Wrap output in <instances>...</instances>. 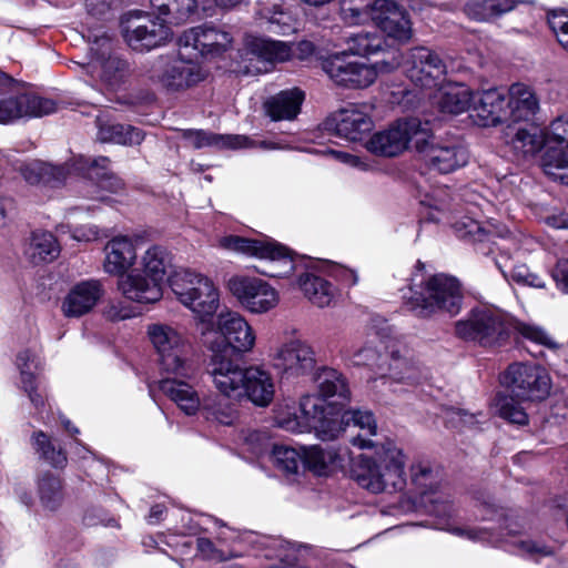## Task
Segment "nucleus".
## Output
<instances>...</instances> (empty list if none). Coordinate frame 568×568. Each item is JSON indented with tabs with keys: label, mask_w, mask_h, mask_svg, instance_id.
Wrapping results in <instances>:
<instances>
[{
	"label": "nucleus",
	"mask_w": 568,
	"mask_h": 568,
	"mask_svg": "<svg viewBox=\"0 0 568 568\" xmlns=\"http://www.w3.org/2000/svg\"><path fill=\"white\" fill-rule=\"evenodd\" d=\"M342 432L344 425L358 427L362 432L353 437L352 443L362 449L374 448L372 456L361 454L354 463L353 477L364 489L381 494L402 490L406 485L407 457L403 449L393 440L374 443L364 435L375 436L377 424L368 410L352 409L338 415Z\"/></svg>",
	"instance_id": "f257e3e1"
},
{
	"label": "nucleus",
	"mask_w": 568,
	"mask_h": 568,
	"mask_svg": "<svg viewBox=\"0 0 568 568\" xmlns=\"http://www.w3.org/2000/svg\"><path fill=\"white\" fill-rule=\"evenodd\" d=\"M217 245L227 251L265 260V267L258 270L262 275L286 278L294 272L298 273L297 286L304 296L318 307L331 305L335 296V288L329 282L312 272H304L303 264L295 260L293 253L274 240H253L237 235H225L219 239Z\"/></svg>",
	"instance_id": "f03ea898"
},
{
	"label": "nucleus",
	"mask_w": 568,
	"mask_h": 568,
	"mask_svg": "<svg viewBox=\"0 0 568 568\" xmlns=\"http://www.w3.org/2000/svg\"><path fill=\"white\" fill-rule=\"evenodd\" d=\"M151 11L131 10L120 20L124 42L136 52L165 45L173 33L169 22L183 23L196 13L195 0H149Z\"/></svg>",
	"instance_id": "7ed1b4c3"
},
{
	"label": "nucleus",
	"mask_w": 568,
	"mask_h": 568,
	"mask_svg": "<svg viewBox=\"0 0 568 568\" xmlns=\"http://www.w3.org/2000/svg\"><path fill=\"white\" fill-rule=\"evenodd\" d=\"M513 331L524 338L549 349L558 347V343L541 326L513 321L500 310L490 306L475 307L466 318L455 324V332L458 337L477 342L484 347L504 345Z\"/></svg>",
	"instance_id": "20e7f679"
},
{
	"label": "nucleus",
	"mask_w": 568,
	"mask_h": 568,
	"mask_svg": "<svg viewBox=\"0 0 568 568\" xmlns=\"http://www.w3.org/2000/svg\"><path fill=\"white\" fill-rule=\"evenodd\" d=\"M207 375L229 398H246L257 407H267L274 399L275 382L263 365L242 366L237 359L217 358Z\"/></svg>",
	"instance_id": "39448f33"
},
{
	"label": "nucleus",
	"mask_w": 568,
	"mask_h": 568,
	"mask_svg": "<svg viewBox=\"0 0 568 568\" xmlns=\"http://www.w3.org/2000/svg\"><path fill=\"white\" fill-rule=\"evenodd\" d=\"M412 480L420 490L423 503L428 513L436 517L435 527L470 541L489 542L497 546L501 540L490 528L459 527L452 523L455 509L450 500L435 490L437 475L429 464L418 462L412 465Z\"/></svg>",
	"instance_id": "423d86ee"
},
{
	"label": "nucleus",
	"mask_w": 568,
	"mask_h": 568,
	"mask_svg": "<svg viewBox=\"0 0 568 568\" xmlns=\"http://www.w3.org/2000/svg\"><path fill=\"white\" fill-rule=\"evenodd\" d=\"M413 280L403 298L407 308L418 317H429L437 311L450 315L459 313L462 307V290L459 282L445 274H436L426 280Z\"/></svg>",
	"instance_id": "0eeeda50"
},
{
	"label": "nucleus",
	"mask_w": 568,
	"mask_h": 568,
	"mask_svg": "<svg viewBox=\"0 0 568 568\" xmlns=\"http://www.w3.org/2000/svg\"><path fill=\"white\" fill-rule=\"evenodd\" d=\"M216 328L202 331L203 342L211 352L206 373L217 358L235 359L233 352L248 353L255 345V333L247 321L237 312H221L216 317Z\"/></svg>",
	"instance_id": "6e6552de"
},
{
	"label": "nucleus",
	"mask_w": 568,
	"mask_h": 568,
	"mask_svg": "<svg viewBox=\"0 0 568 568\" xmlns=\"http://www.w3.org/2000/svg\"><path fill=\"white\" fill-rule=\"evenodd\" d=\"M298 410L301 415H297L295 408L280 409L275 417L277 426L292 433L314 430L322 440H333L342 433L338 413H326L324 400L321 397L303 396Z\"/></svg>",
	"instance_id": "1a4fd4ad"
},
{
	"label": "nucleus",
	"mask_w": 568,
	"mask_h": 568,
	"mask_svg": "<svg viewBox=\"0 0 568 568\" xmlns=\"http://www.w3.org/2000/svg\"><path fill=\"white\" fill-rule=\"evenodd\" d=\"M170 287L178 301L190 308L204 323L219 307L220 294L207 276L180 268L169 276Z\"/></svg>",
	"instance_id": "9d476101"
},
{
	"label": "nucleus",
	"mask_w": 568,
	"mask_h": 568,
	"mask_svg": "<svg viewBox=\"0 0 568 568\" xmlns=\"http://www.w3.org/2000/svg\"><path fill=\"white\" fill-rule=\"evenodd\" d=\"M55 111L57 103L53 100L26 92L12 78L0 75V124L41 118Z\"/></svg>",
	"instance_id": "9b49d317"
},
{
	"label": "nucleus",
	"mask_w": 568,
	"mask_h": 568,
	"mask_svg": "<svg viewBox=\"0 0 568 568\" xmlns=\"http://www.w3.org/2000/svg\"><path fill=\"white\" fill-rule=\"evenodd\" d=\"M148 335L162 373L187 375L192 371L191 345L176 328L155 323L148 326Z\"/></svg>",
	"instance_id": "f8f14e48"
},
{
	"label": "nucleus",
	"mask_w": 568,
	"mask_h": 568,
	"mask_svg": "<svg viewBox=\"0 0 568 568\" xmlns=\"http://www.w3.org/2000/svg\"><path fill=\"white\" fill-rule=\"evenodd\" d=\"M429 134L428 121L423 122L417 118L402 119L373 134L365 146L372 154L393 158L403 153L409 143L417 149Z\"/></svg>",
	"instance_id": "ddd939ff"
},
{
	"label": "nucleus",
	"mask_w": 568,
	"mask_h": 568,
	"mask_svg": "<svg viewBox=\"0 0 568 568\" xmlns=\"http://www.w3.org/2000/svg\"><path fill=\"white\" fill-rule=\"evenodd\" d=\"M145 75L170 91L189 89L205 79V72L199 62L184 58L181 51L154 58L150 61Z\"/></svg>",
	"instance_id": "4468645a"
},
{
	"label": "nucleus",
	"mask_w": 568,
	"mask_h": 568,
	"mask_svg": "<svg viewBox=\"0 0 568 568\" xmlns=\"http://www.w3.org/2000/svg\"><path fill=\"white\" fill-rule=\"evenodd\" d=\"M402 63V55L394 57L390 62L381 61L375 64L347 61L346 52L343 51L324 59L322 68L337 85L363 89L375 82L378 72H388Z\"/></svg>",
	"instance_id": "2eb2a0df"
},
{
	"label": "nucleus",
	"mask_w": 568,
	"mask_h": 568,
	"mask_svg": "<svg viewBox=\"0 0 568 568\" xmlns=\"http://www.w3.org/2000/svg\"><path fill=\"white\" fill-rule=\"evenodd\" d=\"M499 382L521 402L545 399L551 387L547 372L534 364L513 363L500 374Z\"/></svg>",
	"instance_id": "dca6fc26"
},
{
	"label": "nucleus",
	"mask_w": 568,
	"mask_h": 568,
	"mask_svg": "<svg viewBox=\"0 0 568 568\" xmlns=\"http://www.w3.org/2000/svg\"><path fill=\"white\" fill-rule=\"evenodd\" d=\"M227 288L243 308L253 314H263L277 306L278 292L262 278L234 275L227 282Z\"/></svg>",
	"instance_id": "f3484780"
},
{
	"label": "nucleus",
	"mask_w": 568,
	"mask_h": 568,
	"mask_svg": "<svg viewBox=\"0 0 568 568\" xmlns=\"http://www.w3.org/2000/svg\"><path fill=\"white\" fill-rule=\"evenodd\" d=\"M426 377L427 371L419 362L399 352H392L385 357L384 365H378L377 376L372 383L374 388L385 387L396 393L397 385L414 386Z\"/></svg>",
	"instance_id": "a211bd4d"
},
{
	"label": "nucleus",
	"mask_w": 568,
	"mask_h": 568,
	"mask_svg": "<svg viewBox=\"0 0 568 568\" xmlns=\"http://www.w3.org/2000/svg\"><path fill=\"white\" fill-rule=\"evenodd\" d=\"M404 68L408 79L422 89H437L446 82V64L428 48L417 47L409 50Z\"/></svg>",
	"instance_id": "6ab92c4d"
},
{
	"label": "nucleus",
	"mask_w": 568,
	"mask_h": 568,
	"mask_svg": "<svg viewBox=\"0 0 568 568\" xmlns=\"http://www.w3.org/2000/svg\"><path fill=\"white\" fill-rule=\"evenodd\" d=\"M272 366L287 377L305 376L316 367L315 352L312 346L302 339H290L270 355Z\"/></svg>",
	"instance_id": "aec40b11"
},
{
	"label": "nucleus",
	"mask_w": 568,
	"mask_h": 568,
	"mask_svg": "<svg viewBox=\"0 0 568 568\" xmlns=\"http://www.w3.org/2000/svg\"><path fill=\"white\" fill-rule=\"evenodd\" d=\"M432 138L433 131L430 130V134L416 149L430 170L448 174L467 164L468 152L459 142L454 140L434 142L430 140Z\"/></svg>",
	"instance_id": "412c9836"
},
{
	"label": "nucleus",
	"mask_w": 568,
	"mask_h": 568,
	"mask_svg": "<svg viewBox=\"0 0 568 568\" xmlns=\"http://www.w3.org/2000/svg\"><path fill=\"white\" fill-rule=\"evenodd\" d=\"M111 40L102 37L90 48L91 59L84 69L92 78H99L108 88H116L128 73V62L111 53Z\"/></svg>",
	"instance_id": "4be33fe9"
},
{
	"label": "nucleus",
	"mask_w": 568,
	"mask_h": 568,
	"mask_svg": "<svg viewBox=\"0 0 568 568\" xmlns=\"http://www.w3.org/2000/svg\"><path fill=\"white\" fill-rule=\"evenodd\" d=\"M194 376L195 368L192 365V371L187 375L166 374V377L159 382V389L163 395L189 417L200 414L203 405V396L191 383Z\"/></svg>",
	"instance_id": "5701e85b"
},
{
	"label": "nucleus",
	"mask_w": 568,
	"mask_h": 568,
	"mask_svg": "<svg viewBox=\"0 0 568 568\" xmlns=\"http://www.w3.org/2000/svg\"><path fill=\"white\" fill-rule=\"evenodd\" d=\"M179 45L192 47L203 57H219L232 48L233 37L224 28L202 24L185 30L179 38Z\"/></svg>",
	"instance_id": "b1692460"
},
{
	"label": "nucleus",
	"mask_w": 568,
	"mask_h": 568,
	"mask_svg": "<svg viewBox=\"0 0 568 568\" xmlns=\"http://www.w3.org/2000/svg\"><path fill=\"white\" fill-rule=\"evenodd\" d=\"M545 146L547 148L544 165L547 173L549 169H568V112L552 120L545 133ZM568 173L559 179L568 184Z\"/></svg>",
	"instance_id": "393cba45"
},
{
	"label": "nucleus",
	"mask_w": 568,
	"mask_h": 568,
	"mask_svg": "<svg viewBox=\"0 0 568 568\" xmlns=\"http://www.w3.org/2000/svg\"><path fill=\"white\" fill-rule=\"evenodd\" d=\"M142 240L139 236L116 235L104 246L103 268L110 275H124L138 260V250Z\"/></svg>",
	"instance_id": "a878e982"
},
{
	"label": "nucleus",
	"mask_w": 568,
	"mask_h": 568,
	"mask_svg": "<svg viewBox=\"0 0 568 568\" xmlns=\"http://www.w3.org/2000/svg\"><path fill=\"white\" fill-rule=\"evenodd\" d=\"M373 21L389 38L405 42L412 37L407 13L392 0L373 1Z\"/></svg>",
	"instance_id": "bb28decb"
},
{
	"label": "nucleus",
	"mask_w": 568,
	"mask_h": 568,
	"mask_svg": "<svg viewBox=\"0 0 568 568\" xmlns=\"http://www.w3.org/2000/svg\"><path fill=\"white\" fill-rule=\"evenodd\" d=\"M507 93L498 89L477 92L473 98L471 118L480 126L508 123Z\"/></svg>",
	"instance_id": "cd10ccee"
},
{
	"label": "nucleus",
	"mask_w": 568,
	"mask_h": 568,
	"mask_svg": "<svg viewBox=\"0 0 568 568\" xmlns=\"http://www.w3.org/2000/svg\"><path fill=\"white\" fill-rule=\"evenodd\" d=\"M372 105L349 104L336 115L335 132L348 141H361L374 126Z\"/></svg>",
	"instance_id": "c85d7f7f"
},
{
	"label": "nucleus",
	"mask_w": 568,
	"mask_h": 568,
	"mask_svg": "<svg viewBox=\"0 0 568 568\" xmlns=\"http://www.w3.org/2000/svg\"><path fill=\"white\" fill-rule=\"evenodd\" d=\"M102 295L103 288L99 281H82L63 297L61 312L68 318L81 317L93 310Z\"/></svg>",
	"instance_id": "c756f323"
},
{
	"label": "nucleus",
	"mask_w": 568,
	"mask_h": 568,
	"mask_svg": "<svg viewBox=\"0 0 568 568\" xmlns=\"http://www.w3.org/2000/svg\"><path fill=\"white\" fill-rule=\"evenodd\" d=\"M118 288L125 298L141 304L155 303L162 297L161 283L138 268L121 275Z\"/></svg>",
	"instance_id": "7c9ffc66"
},
{
	"label": "nucleus",
	"mask_w": 568,
	"mask_h": 568,
	"mask_svg": "<svg viewBox=\"0 0 568 568\" xmlns=\"http://www.w3.org/2000/svg\"><path fill=\"white\" fill-rule=\"evenodd\" d=\"M508 124L529 123L539 111V99L535 91L524 83H514L507 93Z\"/></svg>",
	"instance_id": "2f4dec72"
},
{
	"label": "nucleus",
	"mask_w": 568,
	"mask_h": 568,
	"mask_svg": "<svg viewBox=\"0 0 568 568\" xmlns=\"http://www.w3.org/2000/svg\"><path fill=\"white\" fill-rule=\"evenodd\" d=\"M183 139L194 149H202L213 146L220 150L223 149H247L255 148L256 143L246 135L240 134H216L203 130H183Z\"/></svg>",
	"instance_id": "473e14b6"
},
{
	"label": "nucleus",
	"mask_w": 568,
	"mask_h": 568,
	"mask_svg": "<svg viewBox=\"0 0 568 568\" xmlns=\"http://www.w3.org/2000/svg\"><path fill=\"white\" fill-rule=\"evenodd\" d=\"M473 98L474 94L467 85L446 81L437 88L434 95V103L439 112L457 115L466 112L470 108Z\"/></svg>",
	"instance_id": "72a5a7b5"
},
{
	"label": "nucleus",
	"mask_w": 568,
	"mask_h": 568,
	"mask_svg": "<svg viewBox=\"0 0 568 568\" xmlns=\"http://www.w3.org/2000/svg\"><path fill=\"white\" fill-rule=\"evenodd\" d=\"M74 169L111 193H119L124 187L123 181L110 171V159L106 156L95 159L80 156L74 163Z\"/></svg>",
	"instance_id": "f704fd0d"
},
{
	"label": "nucleus",
	"mask_w": 568,
	"mask_h": 568,
	"mask_svg": "<svg viewBox=\"0 0 568 568\" xmlns=\"http://www.w3.org/2000/svg\"><path fill=\"white\" fill-rule=\"evenodd\" d=\"M244 47L247 53L252 54L257 62L264 63V70H268V65L282 63L291 59L292 49L283 41L246 36Z\"/></svg>",
	"instance_id": "c9c22d12"
},
{
	"label": "nucleus",
	"mask_w": 568,
	"mask_h": 568,
	"mask_svg": "<svg viewBox=\"0 0 568 568\" xmlns=\"http://www.w3.org/2000/svg\"><path fill=\"white\" fill-rule=\"evenodd\" d=\"M40 357L34 351L23 349L17 355L16 366L20 373L21 388L27 393L36 409L44 407V399L38 393L36 382V372L40 368Z\"/></svg>",
	"instance_id": "e433bc0d"
},
{
	"label": "nucleus",
	"mask_w": 568,
	"mask_h": 568,
	"mask_svg": "<svg viewBox=\"0 0 568 568\" xmlns=\"http://www.w3.org/2000/svg\"><path fill=\"white\" fill-rule=\"evenodd\" d=\"M303 99V92L296 88L283 90L265 101V112L274 121L293 120L300 112Z\"/></svg>",
	"instance_id": "4c0bfd02"
},
{
	"label": "nucleus",
	"mask_w": 568,
	"mask_h": 568,
	"mask_svg": "<svg viewBox=\"0 0 568 568\" xmlns=\"http://www.w3.org/2000/svg\"><path fill=\"white\" fill-rule=\"evenodd\" d=\"M19 171L24 181L30 185L55 187L67 178L64 168L53 166L39 160L21 164Z\"/></svg>",
	"instance_id": "58836bf2"
},
{
	"label": "nucleus",
	"mask_w": 568,
	"mask_h": 568,
	"mask_svg": "<svg viewBox=\"0 0 568 568\" xmlns=\"http://www.w3.org/2000/svg\"><path fill=\"white\" fill-rule=\"evenodd\" d=\"M320 396L331 400L328 405H343L348 400L349 389L343 375L334 368H322L316 376Z\"/></svg>",
	"instance_id": "ea45409f"
},
{
	"label": "nucleus",
	"mask_w": 568,
	"mask_h": 568,
	"mask_svg": "<svg viewBox=\"0 0 568 568\" xmlns=\"http://www.w3.org/2000/svg\"><path fill=\"white\" fill-rule=\"evenodd\" d=\"M520 528L521 527H519V525L508 520L504 527L506 530L505 542L514 546L516 554L535 561H540L542 558L554 556L555 550L551 546L546 545L540 540L521 539L518 537Z\"/></svg>",
	"instance_id": "a19ab883"
},
{
	"label": "nucleus",
	"mask_w": 568,
	"mask_h": 568,
	"mask_svg": "<svg viewBox=\"0 0 568 568\" xmlns=\"http://www.w3.org/2000/svg\"><path fill=\"white\" fill-rule=\"evenodd\" d=\"M230 399L220 392L204 395L200 413L207 422L231 426L237 420L239 413L235 404Z\"/></svg>",
	"instance_id": "79ce46f5"
},
{
	"label": "nucleus",
	"mask_w": 568,
	"mask_h": 568,
	"mask_svg": "<svg viewBox=\"0 0 568 568\" xmlns=\"http://www.w3.org/2000/svg\"><path fill=\"white\" fill-rule=\"evenodd\" d=\"M505 136L507 143L525 155L534 154L545 145V135H541L540 130L534 125L516 128L508 124Z\"/></svg>",
	"instance_id": "37998d69"
},
{
	"label": "nucleus",
	"mask_w": 568,
	"mask_h": 568,
	"mask_svg": "<svg viewBox=\"0 0 568 568\" xmlns=\"http://www.w3.org/2000/svg\"><path fill=\"white\" fill-rule=\"evenodd\" d=\"M454 227L459 236H471L476 241L491 237L506 239L510 235L509 229L499 222L488 221L481 224L469 217L455 222Z\"/></svg>",
	"instance_id": "c03bdc74"
},
{
	"label": "nucleus",
	"mask_w": 568,
	"mask_h": 568,
	"mask_svg": "<svg viewBox=\"0 0 568 568\" xmlns=\"http://www.w3.org/2000/svg\"><path fill=\"white\" fill-rule=\"evenodd\" d=\"M26 254L34 264L51 262L59 256L60 245L52 233L36 231L30 237Z\"/></svg>",
	"instance_id": "a18cd8bd"
},
{
	"label": "nucleus",
	"mask_w": 568,
	"mask_h": 568,
	"mask_svg": "<svg viewBox=\"0 0 568 568\" xmlns=\"http://www.w3.org/2000/svg\"><path fill=\"white\" fill-rule=\"evenodd\" d=\"M98 139L101 142L135 145L143 141L144 134L140 129L129 124L100 122Z\"/></svg>",
	"instance_id": "49530a36"
},
{
	"label": "nucleus",
	"mask_w": 568,
	"mask_h": 568,
	"mask_svg": "<svg viewBox=\"0 0 568 568\" xmlns=\"http://www.w3.org/2000/svg\"><path fill=\"white\" fill-rule=\"evenodd\" d=\"M141 266V272L162 284L163 278L172 266L171 255L164 247L152 245L143 253Z\"/></svg>",
	"instance_id": "de8ad7c7"
},
{
	"label": "nucleus",
	"mask_w": 568,
	"mask_h": 568,
	"mask_svg": "<svg viewBox=\"0 0 568 568\" xmlns=\"http://www.w3.org/2000/svg\"><path fill=\"white\" fill-rule=\"evenodd\" d=\"M31 446L36 454L53 467L62 468L67 465V455L61 447H57L52 439L42 430L31 436Z\"/></svg>",
	"instance_id": "09e8293b"
},
{
	"label": "nucleus",
	"mask_w": 568,
	"mask_h": 568,
	"mask_svg": "<svg viewBox=\"0 0 568 568\" xmlns=\"http://www.w3.org/2000/svg\"><path fill=\"white\" fill-rule=\"evenodd\" d=\"M260 545L264 549L265 558H276L281 561V566L271 568H305L295 562V549L288 541L280 538H263Z\"/></svg>",
	"instance_id": "8fccbe9b"
},
{
	"label": "nucleus",
	"mask_w": 568,
	"mask_h": 568,
	"mask_svg": "<svg viewBox=\"0 0 568 568\" xmlns=\"http://www.w3.org/2000/svg\"><path fill=\"white\" fill-rule=\"evenodd\" d=\"M38 494L44 509L57 510L63 500L60 478L51 473H44L38 480Z\"/></svg>",
	"instance_id": "3c124183"
},
{
	"label": "nucleus",
	"mask_w": 568,
	"mask_h": 568,
	"mask_svg": "<svg viewBox=\"0 0 568 568\" xmlns=\"http://www.w3.org/2000/svg\"><path fill=\"white\" fill-rule=\"evenodd\" d=\"M303 467L317 475L325 474L326 469L337 463V454L333 450H324L320 446L304 447L302 452Z\"/></svg>",
	"instance_id": "603ef678"
},
{
	"label": "nucleus",
	"mask_w": 568,
	"mask_h": 568,
	"mask_svg": "<svg viewBox=\"0 0 568 568\" xmlns=\"http://www.w3.org/2000/svg\"><path fill=\"white\" fill-rule=\"evenodd\" d=\"M271 460L273 465L286 475H296L303 466L302 453L287 446H274Z\"/></svg>",
	"instance_id": "864d4df0"
},
{
	"label": "nucleus",
	"mask_w": 568,
	"mask_h": 568,
	"mask_svg": "<svg viewBox=\"0 0 568 568\" xmlns=\"http://www.w3.org/2000/svg\"><path fill=\"white\" fill-rule=\"evenodd\" d=\"M342 20L348 26H356L373 20V2L367 0H344L341 8Z\"/></svg>",
	"instance_id": "5fc2aeb1"
},
{
	"label": "nucleus",
	"mask_w": 568,
	"mask_h": 568,
	"mask_svg": "<svg viewBox=\"0 0 568 568\" xmlns=\"http://www.w3.org/2000/svg\"><path fill=\"white\" fill-rule=\"evenodd\" d=\"M496 408L499 416L510 423L525 425L528 422V415L521 406V400L509 395L499 394L496 398Z\"/></svg>",
	"instance_id": "6e6d98bb"
},
{
	"label": "nucleus",
	"mask_w": 568,
	"mask_h": 568,
	"mask_svg": "<svg viewBox=\"0 0 568 568\" xmlns=\"http://www.w3.org/2000/svg\"><path fill=\"white\" fill-rule=\"evenodd\" d=\"M347 51L354 55H368L377 53L383 45L382 37L363 32L357 34H352L347 38Z\"/></svg>",
	"instance_id": "4d7b16f0"
},
{
	"label": "nucleus",
	"mask_w": 568,
	"mask_h": 568,
	"mask_svg": "<svg viewBox=\"0 0 568 568\" xmlns=\"http://www.w3.org/2000/svg\"><path fill=\"white\" fill-rule=\"evenodd\" d=\"M348 356L354 365L357 366H376L384 365L385 357H383L376 346L366 344L364 346L352 347L348 349ZM378 369H376V374Z\"/></svg>",
	"instance_id": "13d9d810"
},
{
	"label": "nucleus",
	"mask_w": 568,
	"mask_h": 568,
	"mask_svg": "<svg viewBox=\"0 0 568 568\" xmlns=\"http://www.w3.org/2000/svg\"><path fill=\"white\" fill-rule=\"evenodd\" d=\"M548 24L559 44L568 51V13L564 11L550 13Z\"/></svg>",
	"instance_id": "bf43d9fd"
},
{
	"label": "nucleus",
	"mask_w": 568,
	"mask_h": 568,
	"mask_svg": "<svg viewBox=\"0 0 568 568\" xmlns=\"http://www.w3.org/2000/svg\"><path fill=\"white\" fill-rule=\"evenodd\" d=\"M510 277L519 285L537 288L545 287L544 280L539 275L530 272V270L525 264L515 265L510 272Z\"/></svg>",
	"instance_id": "052dcab7"
},
{
	"label": "nucleus",
	"mask_w": 568,
	"mask_h": 568,
	"mask_svg": "<svg viewBox=\"0 0 568 568\" xmlns=\"http://www.w3.org/2000/svg\"><path fill=\"white\" fill-rule=\"evenodd\" d=\"M327 154H329L332 158L337 160L338 162L348 165L351 168L357 169L359 171H369L373 169V165L371 162L362 159L358 155L341 151V150H333L328 149L326 151Z\"/></svg>",
	"instance_id": "680f3d73"
},
{
	"label": "nucleus",
	"mask_w": 568,
	"mask_h": 568,
	"mask_svg": "<svg viewBox=\"0 0 568 568\" xmlns=\"http://www.w3.org/2000/svg\"><path fill=\"white\" fill-rule=\"evenodd\" d=\"M447 423L455 428H465L475 426L478 420L476 415L469 414L463 409L454 408L447 414Z\"/></svg>",
	"instance_id": "e2e57ef3"
},
{
	"label": "nucleus",
	"mask_w": 568,
	"mask_h": 568,
	"mask_svg": "<svg viewBox=\"0 0 568 568\" xmlns=\"http://www.w3.org/2000/svg\"><path fill=\"white\" fill-rule=\"evenodd\" d=\"M448 193L443 187H437L432 192H426L424 197L420 200V204L435 209L436 211H443L447 206Z\"/></svg>",
	"instance_id": "0e129e2a"
},
{
	"label": "nucleus",
	"mask_w": 568,
	"mask_h": 568,
	"mask_svg": "<svg viewBox=\"0 0 568 568\" xmlns=\"http://www.w3.org/2000/svg\"><path fill=\"white\" fill-rule=\"evenodd\" d=\"M197 549L203 556L210 559L226 560L231 557L237 556L234 552H230L227 556L223 555L215 548L214 544L209 538H199Z\"/></svg>",
	"instance_id": "69168bd1"
},
{
	"label": "nucleus",
	"mask_w": 568,
	"mask_h": 568,
	"mask_svg": "<svg viewBox=\"0 0 568 568\" xmlns=\"http://www.w3.org/2000/svg\"><path fill=\"white\" fill-rule=\"evenodd\" d=\"M245 443L255 455H261L268 446V439L264 433L253 430L245 436Z\"/></svg>",
	"instance_id": "338daca9"
},
{
	"label": "nucleus",
	"mask_w": 568,
	"mask_h": 568,
	"mask_svg": "<svg viewBox=\"0 0 568 568\" xmlns=\"http://www.w3.org/2000/svg\"><path fill=\"white\" fill-rule=\"evenodd\" d=\"M552 277L557 286L565 293H568V261H559L552 272Z\"/></svg>",
	"instance_id": "774afa93"
}]
</instances>
